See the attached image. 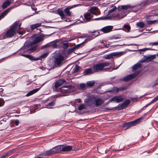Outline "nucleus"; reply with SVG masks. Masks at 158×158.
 Instances as JSON below:
<instances>
[{"label":"nucleus","mask_w":158,"mask_h":158,"mask_svg":"<svg viewBox=\"0 0 158 158\" xmlns=\"http://www.w3.org/2000/svg\"><path fill=\"white\" fill-rule=\"evenodd\" d=\"M21 23L19 22H16L14 24L13 26L8 30L6 33V36L7 37H10L15 35L16 33L18 32L19 30H21L20 26Z\"/></svg>","instance_id":"f257e3e1"},{"label":"nucleus","mask_w":158,"mask_h":158,"mask_svg":"<svg viewBox=\"0 0 158 158\" xmlns=\"http://www.w3.org/2000/svg\"><path fill=\"white\" fill-rule=\"evenodd\" d=\"M64 57L61 55H59L55 58L54 62V65L56 67L60 66L64 63Z\"/></svg>","instance_id":"f03ea898"},{"label":"nucleus","mask_w":158,"mask_h":158,"mask_svg":"<svg viewBox=\"0 0 158 158\" xmlns=\"http://www.w3.org/2000/svg\"><path fill=\"white\" fill-rule=\"evenodd\" d=\"M109 65L107 63H103L96 64L93 67V71L94 72H98L102 70L104 68Z\"/></svg>","instance_id":"7ed1b4c3"},{"label":"nucleus","mask_w":158,"mask_h":158,"mask_svg":"<svg viewBox=\"0 0 158 158\" xmlns=\"http://www.w3.org/2000/svg\"><path fill=\"white\" fill-rule=\"evenodd\" d=\"M44 36L43 35H41L38 36H34L32 37V39L33 40V42L31 44V45L36 44L41 41L43 40L44 39Z\"/></svg>","instance_id":"20e7f679"},{"label":"nucleus","mask_w":158,"mask_h":158,"mask_svg":"<svg viewBox=\"0 0 158 158\" xmlns=\"http://www.w3.org/2000/svg\"><path fill=\"white\" fill-rule=\"evenodd\" d=\"M140 119L139 118L133 121L130 122L128 123H125L124 125V126L128 128L133 125H135L136 124L138 123L140 120Z\"/></svg>","instance_id":"39448f33"},{"label":"nucleus","mask_w":158,"mask_h":158,"mask_svg":"<svg viewBox=\"0 0 158 158\" xmlns=\"http://www.w3.org/2000/svg\"><path fill=\"white\" fill-rule=\"evenodd\" d=\"M90 11L91 13L95 15H98L100 14V10L97 7H91L90 9Z\"/></svg>","instance_id":"423d86ee"},{"label":"nucleus","mask_w":158,"mask_h":158,"mask_svg":"<svg viewBox=\"0 0 158 158\" xmlns=\"http://www.w3.org/2000/svg\"><path fill=\"white\" fill-rule=\"evenodd\" d=\"M130 100H127L120 106L116 107L115 109L117 110H122L127 106L130 104Z\"/></svg>","instance_id":"0eeeda50"},{"label":"nucleus","mask_w":158,"mask_h":158,"mask_svg":"<svg viewBox=\"0 0 158 158\" xmlns=\"http://www.w3.org/2000/svg\"><path fill=\"white\" fill-rule=\"evenodd\" d=\"M123 100V98L121 96H116L112 98L110 100V102H114L118 103L122 102Z\"/></svg>","instance_id":"6e6552de"},{"label":"nucleus","mask_w":158,"mask_h":158,"mask_svg":"<svg viewBox=\"0 0 158 158\" xmlns=\"http://www.w3.org/2000/svg\"><path fill=\"white\" fill-rule=\"evenodd\" d=\"M53 154L60 153L61 152V146H58L52 149Z\"/></svg>","instance_id":"1a4fd4ad"},{"label":"nucleus","mask_w":158,"mask_h":158,"mask_svg":"<svg viewBox=\"0 0 158 158\" xmlns=\"http://www.w3.org/2000/svg\"><path fill=\"white\" fill-rule=\"evenodd\" d=\"M113 28V27L112 26H106L102 28L101 30L104 33H107L111 31Z\"/></svg>","instance_id":"9d476101"},{"label":"nucleus","mask_w":158,"mask_h":158,"mask_svg":"<svg viewBox=\"0 0 158 158\" xmlns=\"http://www.w3.org/2000/svg\"><path fill=\"white\" fill-rule=\"evenodd\" d=\"M95 105L98 106L103 104L104 101L100 98H97L94 97Z\"/></svg>","instance_id":"9b49d317"},{"label":"nucleus","mask_w":158,"mask_h":158,"mask_svg":"<svg viewBox=\"0 0 158 158\" xmlns=\"http://www.w3.org/2000/svg\"><path fill=\"white\" fill-rule=\"evenodd\" d=\"M61 152H65L70 151L72 150L73 146L69 145L62 147L61 146Z\"/></svg>","instance_id":"f8f14e48"},{"label":"nucleus","mask_w":158,"mask_h":158,"mask_svg":"<svg viewBox=\"0 0 158 158\" xmlns=\"http://www.w3.org/2000/svg\"><path fill=\"white\" fill-rule=\"evenodd\" d=\"M137 76V74L135 73H134L132 74L127 75L123 79V80L124 81H127L131 80L133 79L134 77H135Z\"/></svg>","instance_id":"ddd939ff"},{"label":"nucleus","mask_w":158,"mask_h":158,"mask_svg":"<svg viewBox=\"0 0 158 158\" xmlns=\"http://www.w3.org/2000/svg\"><path fill=\"white\" fill-rule=\"evenodd\" d=\"M65 80H64L60 79L57 81L55 83V87L56 88L55 90L57 91V88L59 86L61 85L63 83L65 82Z\"/></svg>","instance_id":"4468645a"},{"label":"nucleus","mask_w":158,"mask_h":158,"mask_svg":"<svg viewBox=\"0 0 158 158\" xmlns=\"http://www.w3.org/2000/svg\"><path fill=\"white\" fill-rule=\"evenodd\" d=\"M69 89V88L68 87H63L59 89L58 91L63 94H66L68 92Z\"/></svg>","instance_id":"2eb2a0df"},{"label":"nucleus","mask_w":158,"mask_h":158,"mask_svg":"<svg viewBox=\"0 0 158 158\" xmlns=\"http://www.w3.org/2000/svg\"><path fill=\"white\" fill-rule=\"evenodd\" d=\"M91 15L90 13H87L84 15L85 19L87 22H89L92 20Z\"/></svg>","instance_id":"dca6fc26"},{"label":"nucleus","mask_w":158,"mask_h":158,"mask_svg":"<svg viewBox=\"0 0 158 158\" xmlns=\"http://www.w3.org/2000/svg\"><path fill=\"white\" fill-rule=\"evenodd\" d=\"M11 8H9L4 11L0 15V20L2 18H3L7 13L10 11Z\"/></svg>","instance_id":"f3484780"},{"label":"nucleus","mask_w":158,"mask_h":158,"mask_svg":"<svg viewBox=\"0 0 158 158\" xmlns=\"http://www.w3.org/2000/svg\"><path fill=\"white\" fill-rule=\"evenodd\" d=\"M11 2L9 0H6L2 5V8L3 9H5L10 4Z\"/></svg>","instance_id":"a211bd4d"},{"label":"nucleus","mask_w":158,"mask_h":158,"mask_svg":"<svg viewBox=\"0 0 158 158\" xmlns=\"http://www.w3.org/2000/svg\"><path fill=\"white\" fill-rule=\"evenodd\" d=\"M41 23H39L35 24L32 25L31 26V30L36 28H37L41 26Z\"/></svg>","instance_id":"6ab92c4d"},{"label":"nucleus","mask_w":158,"mask_h":158,"mask_svg":"<svg viewBox=\"0 0 158 158\" xmlns=\"http://www.w3.org/2000/svg\"><path fill=\"white\" fill-rule=\"evenodd\" d=\"M87 104L89 106H92L94 105V97H93L89 99L87 102Z\"/></svg>","instance_id":"aec40b11"},{"label":"nucleus","mask_w":158,"mask_h":158,"mask_svg":"<svg viewBox=\"0 0 158 158\" xmlns=\"http://www.w3.org/2000/svg\"><path fill=\"white\" fill-rule=\"evenodd\" d=\"M40 88L36 89L30 91L27 94L26 96H29L34 94V93L37 92L40 89Z\"/></svg>","instance_id":"412c9836"},{"label":"nucleus","mask_w":158,"mask_h":158,"mask_svg":"<svg viewBox=\"0 0 158 158\" xmlns=\"http://www.w3.org/2000/svg\"><path fill=\"white\" fill-rule=\"evenodd\" d=\"M95 84L94 81H89L86 83V85L87 88L92 87Z\"/></svg>","instance_id":"4be33fe9"},{"label":"nucleus","mask_w":158,"mask_h":158,"mask_svg":"<svg viewBox=\"0 0 158 158\" xmlns=\"http://www.w3.org/2000/svg\"><path fill=\"white\" fill-rule=\"evenodd\" d=\"M156 58V55H151L146 57V61H152Z\"/></svg>","instance_id":"5701e85b"},{"label":"nucleus","mask_w":158,"mask_h":158,"mask_svg":"<svg viewBox=\"0 0 158 158\" xmlns=\"http://www.w3.org/2000/svg\"><path fill=\"white\" fill-rule=\"evenodd\" d=\"M87 88L86 84L82 83L80 85L79 89L82 90H84Z\"/></svg>","instance_id":"b1692460"},{"label":"nucleus","mask_w":158,"mask_h":158,"mask_svg":"<svg viewBox=\"0 0 158 158\" xmlns=\"http://www.w3.org/2000/svg\"><path fill=\"white\" fill-rule=\"evenodd\" d=\"M113 57H119L123 54V52H119L112 53Z\"/></svg>","instance_id":"393cba45"},{"label":"nucleus","mask_w":158,"mask_h":158,"mask_svg":"<svg viewBox=\"0 0 158 158\" xmlns=\"http://www.w3.org/2000/svg\"><path fill=\"white\" fill-rule=\"evenodd\" d=\"M141 67V64L140 63H137L133 67V69L135 70L138 69Z\"/></svg>","instance_id":"a878e982"},{"label":"nucleus","mask_w":158,"mask_h":158,"mask_svg":"<svg viewBox=\"0 0 158 158\" xmlns=\"http://www.w3.org/2000/svg\"><path fill=\"white\" fill-rule=\"evenodd\" d=\"M119 9H124L125 10H127L129 8H131V6L130 5H125V6H121L120 7H119Z\"/></svg>","instance_id":"bb28decb"},{"label":"nucleus","mask_w":158,"mask_h":158,"mask_svg":"<svg viewBox=\"0 0 158 158\" xmlns=\"http://www.w3.org/2000/svg\"><path fill=\"white\" fill-rule=\"evenodd\" d=\"M136 25L139 27L142 28L144 27L145 24L143 22H140L136 23Z\"/></svg>","instance_id":"cd10ccee"},{"label":"nucleus","mask_w":158,"mask_h":158,"mask_svg":"<svg viewBox=\"0 0 158 158\" xmlns=\"http://www.w3.org/2000/svg\"><path fill=\"white\" fill-rule=\"evenodd\" d=\"M45 155L46 156L52 155L53 154L52 149H50L49 150H48L46 151L45 152Z\"/></svg>","instance_id":"c85d7f7f"},{"label":"nucleus","mask_w":158,"mask_h":158,"mask_svg":"<svg viewBox=\"0 0 158 158\" xmlns=\"http://www.w3.org/2000/svg\"><path fill=\"white\" fill-rule=\"evenodd\" d=\"M92 70L91 69H86L85 71V72L84 73V74L85 75H87L89 74V73H92Z\"/></svg>","instance_id":"c756f323"},{"label":"nucleus","mask_w":158,"mask_h":158,"mask_svg":"<svg viewBox=\"0 0 158 158\" xmlns=\"http://www.w3.org/2000/svg\"><path fill=\"white\" fill-rule=\"evenodd\" d=\"M58 14L62 17H64V14L62 10H57Z\"/></svg>","instance_id":"7c9ffc66"},{"label":"nucleus","mask_w":158,"mask_h":158,"mask_svg":"<svg viewBox=\"0 0 158 158\" xmlns=\"http://www.w3.org/2000/svg\"><path fill=\"white\" fill-rule=\"evenodd\" d=\"M108 18H109L108 17H100V18H99L95 19H92V20H105V19H107Z\"/></svg>","instance_id":"2f4dec72"},{"label":"nucleus","mask_w":158,"mask_h":158,"mask_svg":"<svg viewBox=\"0 0 158 158\" xmlns=\"http://www.w3.org/2000/svg\"><path fill=\"white\" fill-rule=\"evenodd\" d=\"M64 12L67 15L69 16H70L71 15V13L69 11V10L68 9L66 8H65L64 10Z\"/></svg>","instance_id":"473e14b6"},{"label":"nucleus","mask_w":158,"mask_h":158,"mask_svg":"<svg viewBox=\"0 0 158 158\" xmlns=\"http://www.w3.org/2000/svg\"><path fill=\"white\" fill-rule=\"evenodd\" d=\"M85 109V106L84 104H81L78 107V109L80 110Z\"/></svg>","instance_id":"72a5a7b5"},{"label":"nucleus","mask_w":158,"mask_h":158,"mask_svg":"<svg viewBox=\"0 0 158 158\" xmlns=\"http://www.w3.org/2000/svg\"><path fill=\"white\" fill-rule=\"evenodd\" d=\"M158 21V20H154L153 21H146L147 24L148 25H151L152 24H153L156 22H157Z\"/></svg>","instance_id":"f704fd0d"},{"label":"nucleus","mask_w":158,"mask_h":158,"mask_svg":"<svg viewBox=\"0 0 158 158\" xmlns=\"http://www.w3.org/2000/svg\"><path fill=\"white\" fill-rule=\"evenodd\" d=\"M113 57L112 53L106 55L105 56V58L106 59H110L113 58Z\"/></svg>","instance_id":"c9c22d12"},{"label":"nucleus","mask_w":158,"mask_h":158,"mask_svg":"<svg viewBox=\"0 0 158 158\" xmlns=\"http://www.w3.org/2000/svg\"><path fill=\"white\" fill-rule=\"evenodd\" d=\"M123 27L127 29L128 31H129L131 29L130 26L127 25H125Z\"/></svg>","instance_id":"e433bc0d"},{"label":"nucleus","mask_w":158,"mask_h":158,"mask_svg":"<svg viewBox=\"0 0 158 158\" xmlns=\"http://www.w3.org/2000/svg\"><path fill=\"white\" fill-rule=\"evenodd\" d=\"M4 104V102L3 99L0 98V107L2 106Z\"/></svg>","instance_id":"4c0bfd02"},{"label":"nucleus","mask_w":158,"mask_h":158,"mask_svg":"<svg viewBox=\"0 0 158 158\" xmlns=\"http://www.w3.org/2000/svg\"><path fill=\"white\" fill-rule=\"evenodd\" d=\"M54 102H53L50 103L48 104V105H47V108H51L50 106H53L54 105Z\"/></svg>","instance_id":"58836bf2"},{"label":"nucleus","mask_w":158,"mask_h":158,"mask_svg":"<svg viewBox=\"0 0 158 158\" xmlns=\"http://www.w3.org/2000/svg\"><path fill=\"white\" fill-rule=\"evenodd\" d=\"M23 56L31 59H32L33 58V57L32 56L29 55H23Z\"/></svg>","instance_id":"ea45409f"},{"label":"nucleus","mask_w":158,"mask_h":158,"mask_svg":"<svg viewBox=\"0 0 158 158\" xmlns=\"http://www.w3.org/2000/svg\"><path fill=\"white\" fill-rule=\"evenodd\" d=\"M149 45L153 46L158 45V42H156L154 43H149Z\"/></svg>","instance_id":"a19ab883"},{"label":"nucleus","mask_w":158,"mask_h":158,"mask_svg":"<svg viewBox=\"0 0 158 158\" xmlns=\"http://www.w3.org/2000/svg\"><path fill=\"white\" fill-rule=\"evenodd\" d=\"M48 55V53H45L43 54L40 56V57L42 58H44L45 57Z\"/></svg>","instance_id":"79ce46f5"},{"label":"nucleus","mask_w":158,"mask_h":158,"mask_svg":"<svg viewBox=\"0 0 158 158\" xmlns=\"http://www.w3.org/2000/svg\"><path fill=\"white\" fill-rule=\"evenodd\" d=\"M36 49V47H33L29 49L28 50L31 51V52H33Z\"/></svg>","instance_id":"37998d69"},{"label":"nucleus","mask_w":158,"mask_h":158,"mask_svg":"<svg viewBox=\"0 0 158 158\" xmlns=\"http://www.w3.org/2000/svg\"><path fill=\"white\" fill-rule=\"evenodd\" d=\"M158 100V96H157L152 101V102H151L152 103L154 102H156Z\"/></svg>","instance_id":"c03bdc74"},{"label":"nucleus","mask_w":158,"mask_h":158,"mask_svg":"<svg viewBox=\"0 0 158 158\" xmlns=\"http://www.w3.org/2000/svg\"><path fill=\"white\" fill-rule=\"evenodd\" d=\"M51 46L53 48H56L57 47V45L55 43H54L52 44H51Z\"/></svg>","instance_id":"a18cd8bd"},{"label":"nucleus","mask_w":158,"mask_h":158,"mask_svg":"<svg viewBox=\"0 0 158 158\" xmlns=\"http://www.w3.org/2000/svg\"><path fill=\"white\" fill-rule=\"evenodd\" d=\"M9 154V153H7L2 155L0 158H5Z\"/></svg>","instance_id":"49530a36"},{"label":"nucleus","mask_w":158,"mask_h":158,"mask_svg":"<svg viewBox=\"0 0 158 158\" xmlns=\"http://www.w3.org/2000/svg\"><path fill=\"white\" fill-rule=\"evenodd\" d=\"M116 9V8L115 7H114L112 9L110 10L109 11V13H110L112 12H113L114 11H115Z\"/></svg>","instance_id":"de8ad7c7"},{"label":"nucleus","mask_w":158,"mask_h":158,"mask_svg":"<svg viewBox=\"0 0 158 158\" xmlns=\"http://www.w3.org/2000/svg\"><path fill=\"white\" fill-rule=\"evenodd\" d=\"M82 44H83V43H81V44H78V45H77L75 47H73V48L74 49H75L76 48H79V47H80V46H81V45Z\"/></svg>","instance_id":"09e8293b"},{"label":"nucleus","mask_w":158,"mask_h":158,"mask_svg":"<svg viewBox=\"0 0 158 158\" xmlns=\"http://www.w3.org/2000/svg\"><path fill=\"white\" fill-rule=\"evenodd\" d=\"M80 69V67L78 66H76V69H75V71L77 72Z\"/></svg>","instance_id":"8fccbe9b"},{"label":"nucleus","mask_w":158,"mask_h":158,"mask_svg":"<svg viewBox=\"0 0 158 158\" xmlns=\"http://www.w3.org/2000/svg\"><path fill=\"white\" fill-rule=\"evenodd\" d=\"M19 121L18 120H16L15 121V124L16 126H17L19 124Z\"/></svg>","instance_id":"3c124183"},{"label":"nucleus","mask_w":158,"mask_h":158,"mask_svg":"<svg viewBox=\"0 0 158 158\" xmlns=\"http://www.w3.org/2000/svg\"><path fill=\"white\" fill-rule=\"evenodd\" d=\"M73 7V6H71L69 7H68L67 8H66L68 9L69 10L72 9Z\"/></svg>","instance_id":"603ef678"},{"label":"nucleus","mask_w":158,"mask_h":158,"mask_svg":"<svg viewBox=\"0 0 158 158\" xmlns=\"http://www.w3.org/2000/svg\"><path fill=\"white\" fill-rule=\"evenodd\" d=\"M64 45L65 47H67L68 46V44L67 43H64Z\"/></svg>","instance_id":"864d4df0"},{"label":"nucleus","mask_w":158,"mask_h":158,"mask_svg":"<svg viewBox=\"0 0 158 158\" xmlns=\"http://www.w3.org/2000/svg\"><path fill=\"white\" fill-rule=\"evenodd\" d=\"M150 49H149L148 48H145L144 49H143L142 50L143 51H145V50H150Z\"/></svg>","instance_id":"5fc2aeb1"},{"label":"nucleus","mask_w":158,"mask_h":158,"mask_svg":"<svg viewBox=\"0 0 158 158\" xmlns=\"http://www.w3.org/2000/svg\"><path fill=\"white\" fill-rule=\"evenodd\" d=\"M149 16H148L147 15L146 16L145 18L146 19H149Z\"/></svg>","instance_id":"6e6d98bb"},{"label":"nucleus","mask_w":158,"mask_h":158,"mask_svg":"<svg viewBox=\"0 0 158 158\" xmlns=\"http://www.w3.org/2000/svg\"><path fill=\"white\" fill-rule=\"evenodd\" d=\"M19 34H23V33L22 31H20L19 32Z\"/></svg>","instance_id":"4d7b16f0"},{"label":"nucleus","mask_w":158,"mask_h":158,"mask_svg":"<svg viewBox=\"0 0 158 158\" xmlns=\"http://www.w3.org/2000/svg\"><path fill=\"white\" fill-rule=\"evenodd\" d=\"M115 90L117 91H118V89L117 88H115Z\"/></svg>","instance_id":"13d9d810"},{"label":"nucleus","mask_w":158,"mask_h":158,"mask_svg":"<svg viewBox=\"0 0 158 158\" xmlns=\"http://www.w3.org/2000/svg\"><path fill=\"white\" fill-rule=\"evenodd\" d=\"M77 100H78V102H80V101H81V100H80V99H78Z\"/></svg>","instance_id":"bf43d9fd"},{"label":"nucleus","mask_w":158,"mask_h":158,"mask_svg":"<svg viewBox=\"0 0 158 158\" xmlns=\"http://www.w3.org/2000/svg\"><path fill=\"white\" fill-rule=\"evenodd\" d=\"M114 39H119V38H119V37H117V38H115V37H114Z\"/></svg>","instance_id":"052dcab7"},{"label":"nucleus","mask_w":158,"mask_h":158,"mask_svg":"<svg viewBox=\"0 0 158 158\" xmlns=\"http://www.w3.org/2000/svg\"><path fill=\"white\" fill-rule=\"evenodd\" d=\"M151 0L152 1H158V0Z\"/></svg>","instance_id":"680f3d73"},{"label":"nucleus","mask_w":158,"mask_h":158,"mask_svg":"<svg viewBox=\"0 0 158 158\" xmlns=\"http://www.w3.org/2000/svg\"><path fill=\"white\" fill-rule=\"evenodd\" d=\"M141 62H144V61H141Z\"/></svg>","instance_id":"e2e57ef3"},{"label":"nucleus","mask_w":158,"mask_h":158,"mask_svg":"<svg viewBox=\"0 0 158 158\" xmlns=\"http://www.w3.org/2000/svg\"><path fill=\"white\" fill-rule=\"evenodd\" d=\"M123 17H124V16H123V17H122L121 18H123Z\"/></svg>","instance_id":"0e129e2a"},{"label":"nucleus","mask_w":158,"mask_h":158,"mask_svg":"<svg viewBox=\"0 0 158 158\" xmlns=\"http://www.w3.org/2000/svg\"><path fill=\"white\" fill-rule=\"evenodd\" d=\"M157 154L158 155V154Z\"/></svg>","instance_id":"69168bd1"}]
</instances>
